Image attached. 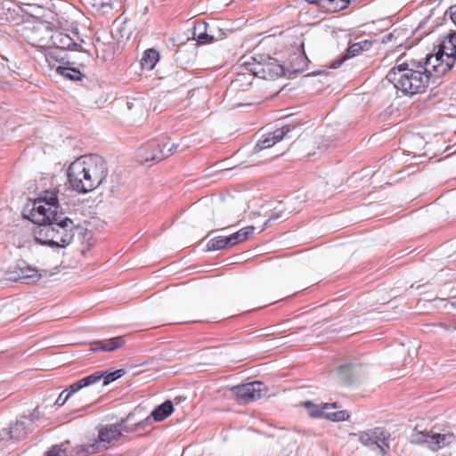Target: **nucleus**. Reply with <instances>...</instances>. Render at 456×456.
Masks as SVG:
<instances>
[{
  "instance_id": "f257e3e1",
  "label": "nucleus",
  "mask_w": 456,
  "mask_h": 456,
  "mask_svg": "<svg viewBox=\"0 0 456 456\" xmlns=\"http://www.w3.org/2000/svg\"><path fill=\"white\" fill-rule=\"evenodd\" d=\"M59 201L55 190H47L34 200L29 218L39 225L34 230L35 240L51 248H64L73 240L75 224L58 211Z\"/></svg>"
},
{
  "instance_id": "f03ea898",
  "label": "nucleus",
  "mask_w": 456,
  "mask_h": 456,
  "mask_svg": "<svg viewBox=\"0 0 456 456\" xmlns=\"http://www.w3.org/2000/svg\"><path fill=\"white\" fill-rule=\"evenodd\" d=\"M109 169L106 161L98 155H85L69 166L67 177L69 187L79 194L91 192L106 180Z\"/></svg>"
},
{
  "instance_id": "7ed1b4c3",
  "label": "nucleus",
  "mask_w": 456,
  "mask_h": 456,
  "mask_svg": "<svg viewBox=\"0 0 456 456\" xmlns=\"http://www.w3.org/2000/svg\"><path fill=\"white\" fill-rule=\"evenodd\" d=\"M387 78L403 94L413 95L427 90L430 81V70L413 61L407 62L398 59Z\"/></svg>"
},
{
  "instance_id": "20e7f679",
  "label": "nucleus",
  "mask_w": 456,
  "mask_h": 456,
  "mask_svg": "<svg viewBox=\"0 0 456 456\" xmlns=\"http://www.w3.org/2000/svg\"><path fill=\"white\" fill-rule=\"evenodd\" d=\"M178 144L169 138L160 136L142 144L136 151L135 158L141 164H154L176 152Z\"/></svg>"
},
{
  "instance_id": "39448f33",
  "label": "nucleus",
  "mask_w": 456,
  "mask_h": 456,
  "mask_svg": "<svg viewBox=\"0 0 456 456\" xmlns=\"http://www.w3.org/2000/svg\"><path fill=\"white\" fill-rule=\"evenodd\" d=\"M414 444H426L431 451L436 452L455 443L456 437L453 433H436L433 430L419 431L417 428L412 430L410 439Z\"/></svg>"
},
{
  "instance_id": "423d86ee",
  "label": "nucleus",
  "mask_w": 456,
  "mask_h": 456,
  "mask_svg": "<svg viewBox=\"0 0 456 456\" xmlns=\"http://www.w3.org/2000/svg\"><path fill=\"white\" fill-rule=\"evenodd\" d=\"M249 63V71H252L256 77L273 80L284 75V69L279 61L270 56L259 55L253 57Z\"/></svg>"
},
{
  "instance_id": "0eeeda50",
  "label": "nucleus",
  "mask_w": 456,
  "mask_h": 456,
  "mask_svg": "<svg viewBox=\"0 0 456 456\" xmlns=\"http://www.w3.org/2000/svg\"><path fill=\"white\" fill-rule=\"evenodd\" d=\"M120 438V428L118 425H106L99 429L98 440L92 444L81 445L78 456H88L107 449L110 444Z\"/></svg>"
},
{
  "instance_id": "6e6552de",
  "label": "nucleus",
  "mask_w": 456,
  "mask_h": 456,
  "mask_svg": "<svg viewBox=\"0 0 456 456\" xmlns=\"http://www.w3.org/2000/svg\"><path fill=\"white\" fill-rule=\"evenodd\" d=\"M358 437L359 442L370 449L378 448L381 456H386L389 450V432L382 428L376 427L367 431L354 434Z\"/></svg>"
},
{
  "instance_id": "1a4fd4ad",
  "label": "nucleus",
  "mask_w": 456,
  "mask_h": 456,
  "mask_svg": "<svg viewBox=\"0 0 456 456\" xmlns=\"http://www.w3.org/2000/svg\"><path fill=\"white\" fill-rule=\"evenodd\" d=\"M120 377H121L120 372H109V373L102 372V374H100V375L92 374L90 376H87V377L73 383L72 385H70L68 389L62 391L60 394L57 400L55 401V404L59 405V406L63 405L68 401V399L69 398V396L72 394L79 391L83 387H86L87 386H90L92 384L98 382L99 380L102 379V378H103V385L107 386L110 382L116 380L117 379H118Z\"/></svg>"
},
{
  "instance_id": "9d476101",
  "label": "nucleus",
  "mask_w": 456,
  "mask_h": 456,
  "mask_svg": "<svg viewBox=\"0 0 456 456\" xmlns=\"http://www.w3.org/2000/svg\"><path fill=\"white\" fill-rule=\"evenodd\" d=\"M302 404L312 418H323L331 421H343L347 420L350 417L346 411L329 412L328 410L337 407L336 403L315 404L310 401H305Z\"/></svg>"
},
{
  "instance_id": "9b49d317",
  "label": "nucleus",
  "mask_w": 456,
  "mask_h": 456,
  "mask_svg": "<svg viewBox=\"0 0 456 456\" xmlns=\"http://www.w3.org/2000/svg\"><path fill=\"white\" fill-rule=\"evenodd\" d=\"M455 60L444 53V48L439 45L436 53L428 56L425 65L427 69L433 71L436 77L448 72L455 63Z\"/></svg>"
},
{
  "instance_id": "f8f14e48",
  "label": "nucleus",
  "mask_w": 456,
  "mask_h": 456,
  "mask_svg": "<svg viewBox=\"0 0 456 456\" xmlns=\"http://www.w3.org/2000/svg\"><path fill=\"white\" fill-rule=\"evenodd\" d=\"M40 277L39 271L28 265L25 262L18 263L12 271L7 273V279L9 281L24 283L35 282Z\"/></svg>"
},
{
  "instance_id": "ddd939ff",
  "label": "nucleus",
  "mask_w": 456,
  "mask_h": 456,
  "mask_svg": "<svg viewBox=\"0 0 456 456\" xmlns=\"http://www.w3.org/2000/svg\"><path fill=\"white\" fill-rule=\"evenodd\" d=\"M295 128L293 125H285L281 128L274 130L264 135L256 143V151H260L262 150L268 149L273 146L275 143L281 141L292 129Z\"/></svg>"
},
{
  "instance_id": "4468645a",
  "label": "nucleus",
  "mask_w": 456,
  "mask_h": 456,
  "mask_svg": "<svg viewBox=\"0 0 456 456\" xmlns=\"http://www.w3.org/2000/svg\"><path fill=\"white\" fill-rule=\"evenodd\" d=\"M248 67V61H245L240 66L236 77L231 83V87L233 90L246 91L252 85L256 76L252 71H249Z\"/></svg>"
},
{
  "instance_id": "2eb2a0df",
  "label": "nucleus",
  "mask_w": 456,
  "mask_h": 456,
  "mask_svg": "<svg viewBox=\"0 0 456 456\" xmlns=\"http://www.w3.org/2000/svg\"><path fill=\"white\" fill-rule=\"evenodd\" d=\"M260 382H250L247 384L238 385L232 387L235 395L242 403L256 400L261 396Z\"/></svg>"
},
{
  "instance_id": "dca6fc26",
  "label": "nucleus",
  "mask_w": 456,
  "mask_h": 456,
  "mask_svg": "<svg viewBox=\"0 0 456 456\" xmlns=\"http://www.w3.org/2000/svg\"><path fill=\"white\" fill-rule=\"evenodd\" d=\"M125 344V340L122 337H116L105 340L94 341L90 344L89 350L91 352H112Z\"/></svg>"
},
{
  "instance_id": "f3484780",
  "label": "nucleus",
  "mask_w": 456,
  "mask_h": 456,
  "mask_svg": "<svg viewBox=\"0 0 456 456\" xmlns=\"http://www.w3.org/2000/svg\"><path fill=\"white\" fill-rule=\"evenodd\" d=\"M28 435L27 425L24 421H16L12 424L9 428H3V433H0V439H15L21 440Z\"/></svg>"
},
{
  "instance_id": "a211bd4d",
  "label": "nucleus",
  "mask_w": 456,
  "mask_h": 456,
  "mask_svg": "<svg viewBox=\"0 0 456 456\" xmlns=\"http://www.w3.org/2000/svg\"><path fill=\"white\" fill-rule=\"evenodd\" d=\"M309 4H316L324 12H337L347 6L349 0H305Z\"/></svg>"
},
{
  "instance_id": "6ab92c4d",
  "label": "nucleus",
  "mask_w": 456,
  "mask_h": 456,
  "mask_svg": "<svg viewBox=\"0 0 456 456\" xmlns=\"http://www.w3.org/2000/svg\"><path fill=\"white\" fill-rule=\"evenodd\" d=\"M81 448V445L77 447L75 450H71L69 442L66 441L59 445L53 446L48 450L45 456H78L77 451Z\"/></svg>"
},
{
  "instance_id": "aec40b11",
  "label": "nucleus",
  "mask_w": 456,
  "mask_h": 456,
  "mask_svg": "<svg viewBox=\"0 0 456 456\" xmlns=\"http://www.w3.org/2000/svg\"><path fill=\"white\" fill-rule=\"evenodd\" d=\"M134 416H135V412H131L126 416V419L121 420V422L118 426V428H120V433L122 431H125L127 433L134 432V431L138 430L139 428H143L144 423L148 422V420H149V418H146L144 420L129 424L130 422H132L134 420Z\"/></svg>"
},
{
  "instance_id": "412c9836",
  "label": "nucleus",
  "mask_w": 456,
  "mask_h": 456,
  "mask_svg": "<svg viewBox=\"0 0 456 456\" xmlns=\"http://www.w3.org/2000/svg\"><path fill=\"white\" fill-rule=\"evenodd\" d=\"M440 45L444 48L445 54L451 55L456 61V30L451 31Z\"/></svg>"
},
{
  "instance_id": "4be33fe9",
  "label": "nucleus",
  "mask_w": 456,
  "mask_h": 456,
  "mask_svg": "<svg viewBox=\"0 0 456 456\" xmlns=\"http://www.w3.org/2000/svg\"><path fill=\"white\" fill-rule=\"evenodd\" d=\"M254 231L255 227L246 226L241 228L238 232L229 235L230 245L234 246L245 241L254 233Z\"/></svg>"
},
{
  "instance_id": "5701e85b",
  "label": "nucleus",
  "mask_w": 456,
  "mask_h": 456,
  "mask_svg": "<svg viewBox=\"0 0 456 456\" xmlns=\"http://www.w3.org/2000/svg\"><path fill=\"white\" fill-rule=\"evenodd\" d=\"M173 410L172 402L166 401L152 411L151 416L156 421H161L167 418L173 412Z\"/></svg>"
},
{
  "instance_id": "b1692460",
  "label": "nucleus",
  "mask_w": 456,
  "mask_h": 456,
  "mask_svg": "<svg viewBox=\"0 0 456 456\" xmlns=\"http://www.w3.org/2000/svg\"><path fill=\"white\" fill-rule=\"evenodd\" d=\"M159 53L156 50H146L141 60L142 68L147 70H151L159 61Z\"/></svg>"
},
{
  "instance_id": "393cba45",
  "label": "nucleus",
  "mask_w": 456,
  "mask_h": 456,
  "mask_svg": "<svg viewBox=\"0 0 456 456\" xmlns=\"http://www.w3.org/2000/svg\"><path fill=\"white\" fill-rule=\"evenodd\" d=\"M127 116L132 121L140 120L146 116L147 110L140 102H127Z\"/></svg>"
},
{
  "instance_id": "a878e982",
  "label": "nucleus",
  "mask_w": 456,
  "mask_h": 456,
  "mask_svg": "<svg viewBox=\"0 0 456 456\" xmlns=\"http://www.w3.org/2000/svg\"><path fill=\"white\" fill-rule=\"evenodd\" d=\"M58 74L64 77H67L73 81H79L82 79V73L75 68H69L68 66H59L56 69Z\"/></svg>"
},
{
  "instance_id": "bb28decb",
  "label": "nucleus",
  "mask_w": 456,
  "mask_h": 456,
  "mask_svg": "<svg viewBox=\"0 0 456 456\" xmlns=\"http://www.w3.org/2000/svg\"><path fill=\"white\" fill-rule=\"evenodd\" d=\"M372 45V43L369 40H363L361 42L351 45L346 53V57H354L363 51L369 50Z\"/></svg>"
},
{
  "instance_id": "cd10ccee",
  "label": "nucleus",
  "mask_w": 456,
  "mask_h": 456,
  "mask_svg": "<svg viewBox=\"0 0 456 456\" xmlns=\"http://www.w3.org/2000/svg\"><path fill=\"white\" fill-rule=\"evenodd\" d=\"M230 245L229 236H217L208 242V248L213 250L223 249Z\"/></svg>"
},
{
  "instance_id": "c85d7f7f",
  "label": "nucleus",
  "mask_w": 456,
  "mask_h": 456,
  "mask_svg": "<svg viewBox=\"0 0 456 456\" xmlns=\"http://www.w3.org/2000/svg\"><path fill=\"white\" fill-rule=\"evenodd\" d=\"M363 365L358 361H346L338 367V370H352L354 369L362 368Z\"/></svg>"
},
{
  "instance_id": "c756f323",
  "label": "nucleus",
  "mask_w": 456,
  "mask_h": 456,
  "mask_svg": "<svg viewBox=\"0 0 456 456\" xmlns=\"http://www.w3.org/2000/svg\"><path fill=\"white\" fill-rule=\"evenodd\" d=\"M197 37H198V41L200 43H203L204 44V43L208 42V36L207 34H205V33H201V34L198 35Z\"/></svg>"
},
{
  "instance_id": "7c9ffc66",
  "label": "nucleus",
  "mask_w": 456,
  "mask_h": 456,
  "mask_svg": "<svg viewBox=\"0 0 456 456\" xmlns=\"http://www.w3.org/2000/svg\"><path fill=\"white\" fill-rule=\"evenodd\" d=\"M69 46H70V44L69 43V44H67V45H61V48H69Z\"/></svg>"
},
{
  "instance_id": "2f4dec72",
  "label": "nucleus",
  "mask_w": 456,
  "mask_h": 456,
  "mask_svg": "<svg viewBox=\"0 0 456 456\" xmlns=\"http://www.w3.org/2000/svg\"><path fill=\"white\" fill-rule=\"evenodd\" d=\"M102 6H110V4H105V3H102Z\"/></svg>"
},
{
  "instance_id": "473e14b6",
  "label": "nucleus",
  "mask_w": 456,
  "mask_h": 456,
  "mask_svg": "<svg viewBox=\"0 0 456 456\" xmlns=\"http://www.w3.org/2000/svg\"><path fill=\"white\" fill-rule=\"evenodd\" d=\"M140 365H141V364H135V365H132L131 367H132V368H134V367H138V366H140Z\"/></svg>"
},
{
  "instance_id": "72a5a7b5",
  "label": "nucleus",
  "mask_w": 456,
  "mask_h": 456,
  "mask_svg": "<svg viewBox=\"0 0 456 456\" xmlns=\"http://www.w3.org/2000/svg\"><path fill=\"white\" fill-rule=\"evenodd\" d=\"M452 305L456 306V302L455 303H452Z\"/></svg>"
}]
</instances>
